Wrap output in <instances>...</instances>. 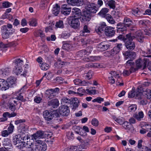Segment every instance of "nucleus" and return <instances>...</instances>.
I'll list each match as a JSON object with an SVG mask.
<instances>
[{"label": "nucleus", "instance_id": "17", "mask_svg": "<svg viewBox=\"0 0 151 151\" xmlns=\"http://www.w3.org/2000/svg\"><path fill=\"white\" fill-rule=\"evenodd\" d=\"M122 47V44L121 43L118 44L116 46L114 47L111 51V55L113 56L118 53L121 50Z\"/></svg>", "mask_w": 151, "mask_h": 151}, {"label": "nucleus", "instance_id": "13", "mask_svg": "<svg viewBox=\"0 0 151 151\" xmlns=\"http://www.w3.org/2000/svg\"><path fill=\"white\" fill-rule=\"evenodd\" d=\"M91 15L90 13L87 12H85L83 15H82L80 18L81 21L82 23L86 24L91 19Z\"/></svg>", "mask_w": 151, "mask_h": 151}, {"label": "nucleus", "instance_id": "52", "mask_svg": "<svg viewBox=\"0 0 151 151\" xmlns=\"http://www.w3.org/2000/svg\"><path fill=\"white\" fill-rule=\"evenodd\" d=\"M3 116L4 118L1 120V122H3L7 120V117H8L9 118V113L7 112L4 113L3 114Z\"/></svg>", "mask_w": 151, "mask_h": 151}, {"label": "nucleus", "instance_id": "10", "mask_svg": "<svg viewBox=\"0 0 151 151\" xmlns=\"http://www.w3.org/2000/svg\"><path fill=\"white\" fill-rule=\"evenodd\" d=\"M123 23L126 26L129 28L131 30H134L136 26L132 21L129 18L125 17L124 18Z\"/></svg>", "mask_w": 151, "mask_h": 151}, {"label": "nucleus", "instance_id": "56", "mask_svg": "<svg viewBox=\"0 0 151 151\" xmlns=\"http://www.w3.org/2000/svg\"><path fill=\"white\" fill-rule=\"evenodd\" d=\"M109 9L107 8H103L99 13V14L101 15H105L108 12Z\"/></svg>", "mask_w": 151, "mask_h": 151}, {"label": "nucleus", "instance_id": "39", "mask_svg": "<svg viewBox=\"0 0 151 151\" xmlns=\"http://www.w3.org/2000/svg\"><path fill=\"white\" fill-rule=\"evenodd\" d=\"M22 70V67H17L15 66L13 71V72L15 73L16 75H18V74L20 73Z\"/></svg>", "mask_w": 151, "mask_h": 151}, {"label": "nucleus", "instance_id": "9", "mask_svg": "<svg viewBox=\"0 0 151 151\" xmlns=\"http://www.w3.org/2000/svg\"><path fill=\"white\" fill-rule=\"evenodd\" d=\"M58 111L60 114L63 116H68L70 112L68 107L66 105L60 106L58 109Z\"/></svg>", "mask_w": 151, "mask_h": 151}, {"label": "nucleus", "instance_id": "53", "mask_svg": "<svg viewBox=\"0 0 151 151\" xmlns=\"http://www.w3.org/2000/svg\"><path fill=\"white\" fill-rule=\"evenodd\" d=\"M55 26L57 28H63L64 27L63 21L62 20H59L56 22Z\"/></svg>", "mask_w": 151, "mask_h": 151}, {"label": "nucleus", "instance_id": "4", "mask_svg": "<svg viewBox=\"0 0 151 151\" xmlns=\"http://www.w3.org/2000/svg\"><path fill=\"white\" fill-rule=\"evenodd\" d=\"M136 98L138 99H142L145 97L147 99L151 98V91L149 90L143 91V92L139 91H137Z\"/></svg>", "mask_w": 151, "mask_h": 151}, {"label": "nucleus", "instance_id": "41", "mask_svg": "<svg viewBox=\"0 0 151 151\" xmlns=\"http://www.w3.org/2000/svg\"><path fill=\"white\" fill-rule=\"evenodd\" d=\"M29 24L32 26H36L37 25V20L35 19H31L29 20Z\"/></svg>", "mask_w": 151, "mask_h": 151}, {"label": "nucleus", "instance_id": "8", "mask_svg": "<svg viewBox=\"0 0 151 151\" xmlns=\"http://www.w3.org/2000/svg\"><path fill=\"white\" fill-rule=\"evenodd\" d=\"M85 8L88 13H96L98 10V8L93 3H87L85 6Z\"/></svg>", "mask_w": 151, "mask_h": 151}, {"label": "nucleus", "instance_id": "62", "mask_svg": "<svg viewBox=\"0 0 151 151\" xmlns=\"http://www.w3.org/2000/svg\"><path fill=\"white\" fill-rule=\"evenodd\" d=\"M135 89L133 88L132 90L129 93L128 96L129 98H133L134 96L135 95Z\"/></svg>", "mask_w": 151, "mask_h": 151}, {"label": "nucleus", "instance_id": "36", "mask_svg": "<svg viewBox=\"0 0 151 151\" xmlns=\"http://www.w3.org/2000/svg\"><path fill=\"white\" fill-rule=\"evenodd\" d=\"M90 30L88 29V27L87 25H85L83 27V30L80 32V35L81 36H85V33H89Z\"/></svg>", "mask_w": 151, "mask_h": 151}, {"label": "nucleus", "instance_id": "34", "mask_svg": "<svg viewBox=\"0 0 151 151\" xmlns=\"http://www.w3.org/2000/svg\"><path fill=\"white\" fill-rule=\"evenodd\" d=\"M72 13L75 17L79 16L81 14V12L80 9L78 8H75L73 9Z\"/></svg>", "mask_w": 151, "mask_h": 151}, {"label": "nucleus", "instance_id": "40", "mask_svg": "<svg viewBox=\"0 0 151 151\" xmlns=\"http://www.w3.org/2000/svg\"><path fill=\"white\" fill-rule=\"evenodd\" d=\"M133 116L138 121H140L141 118L144 117V114L142 111H141L139 112L138 114H135Z\"/></svg>", "mask_w": 151, "mask_h": 151}, {"label": "nucleus", "instance_id": "49", "mask_svg": "<svg viewBox=\"0 0 151 151\" xmlns=\"http://www.w3.org/2000/svg\"><path fill=\"white\" fill-rule=\"evenodd\" d=\"M100 65L98 63H88L86 65V68L89 67H94V68H99Z\"/></svg>", "mask_w": 151, "mask_h": 151}, {"label": "nucleus", "instance_id": "42", "mask_svg": "<svg viewBox=\"0 0 151 151\" xmlns=\"http://www.w3.org/2000/svg\"><path fill=\"white\" fill-rule=\"evenodd\" d=\"M79 149H84L82 145H78L77 146H72L70 148V151H77L78 150H79Z\"/></svg>", "mask_w": 151, "mask_h": 151}, {"label": "nucleus", "instance_id": "55", "mask_svg": "<svg viewBox=\"0 0 151 151\" xmlns=\"http://www.w3.org/2000/svg\"><path fill=\"white\" fill-rule=\"evenodd\" d=\"M134 70L133 68H131L130 70H124L123 72V74L124 76H128Z\"/></svg>", "mask_w": 151, "mask_h": 151}, {"label": "nucleus", "instance_id": "43", "mask_svg": "<svg viewBox=\"0 0 151 151\" xmlns=\"http://www.w3.org/2000/svg\"><path fill=\"white\" fill-rule=\"evenodd\" d=\"M40 66L42 70H47L49 68V65L45 63H40Z\"/></svg>", "mask_w": 151, "mask_h": 151}, {"label": "nucleus", "instance_id": "14", "mask_svg": "<svg viewBox=\"0 0 151 151\" xmlns=\"http://www.w3.org/2000/svg\"><path fill=\"white\" fill-rule=\"evenodd\" d=\"M67 2L72 6H81L83 4V0H67Z\"/></svg>", "mask_w": 151, "mask_h": 151}, {"label": "nucleus", "instance_id": "64", "mask_svg": "<svg viewBox=\"0 0 151 151\" xmlns=\"http://www.w3.org/2000/svg\"><path fill=\"white\" fill-rule=\"evenodd\" d=\"M104 101V99L103 98L98 97L93 100L92 101L93 102H97L99 103H101L102 101Z\"/></svg>", "mask_w": 151, "mask_h": 151}, {"label": "nucleus", "instance_id": "11", "mask_svg": "<svg viewBox=\"0 0 151 151\" xmlns=\"http://www.w3.org/2000/svg\"><path fill=\"white\" fill-rule=\"evenodd\" d=\"M109 74L111 75V77L108 78V81L111 84L114 83L115 82V79L113 78H119L120 75L119 73L115 71H112Z\"/></svg>", "mask_w": 151, "mask_h": 151}, {"label": "nucleus", "instance_id": "19", "mask_svg": "<svg viewBox=\"0 0 151 151\" xmlns=\"http://www.w3.org/2000/svg\"><path fill=\"white\" fill-rule=\"evenodd\" d=\"M9 88V84L4 80L0 79V89L5 91Z\"/></svg>", "mask_w": 151, "mask_h": 151}, {"label": "nucleus", "instance_id": "2", "mask_svg": "<svg viewBox=\"0 0 151 151\" xmlns=\"http://www.w3.org/2000/svg\"><path fill=\"white\" fill-rule=\"evenodd\" d=\"M125 37V46L126 48L129 50H133L135 47V44L132 41L135 38V36L131 33H129L127 34Z\"/></svg>", "mask_w": 151, "mask_h": 151}, {"label": "nucleus", "instance_id": "28", "mask_svg": "<svg viewBox=\"0 0 151 151\" xmlns=\"http://www.w3.org/2000/svg\"><path fill=\"white\" fill-rule=\"evenodd\" d=\"M21 136L20 135H18L15 136L13 139V143L15 145L18 144L20 145L21 143L22 142L20 139Z\"/></svg>", "mask_w": 151, "mask_h": 151}, {"label": "nucleus", "instance_id": "57", "mask_svg": "<svg viewBox=\"0 0 151 151\" xmlns=\"http://www.w3.org/2000/svg\"><path fill=\"white\" fill-rule=\"evenodd\" d=\"M72 47L71 45L70 44L65 43L63 44L62 48L64 50H68V49H70Z\"/></svg>", "mask_w": 151, "mask_h": 151}, {"label": "nucleus", "instance_id": "16", "mask_svg": "<svg viewBox=\"0 0 151 151\" xmlns=\"http://www.w3.org/2000/svg\"><path fill=\"white\" fill-rule=\"evenodd\" d=\"M43 115L44 118L47 121L51 120L53 117V114L52 112L47 110L43 111Z\"/></svg>", "mask_w": 151, "mask_h": 151}, {"label": "nucleus", "instance_id": "50", "mask_svg": "<svg viewBox=\"0 0 151 151\" xmlns=\"http://www.w3.org/2000/svg\"><path fill=\"white\" fill-rule=\"evenodd\" d=\"M132 13L136 16H140L141 14V12L138 8L133 9L132 11Z\"/></svg>", "mask_w": 151, "mask_h": 151}, {"label": "nucleus", "instance_id": "58", "mask_svg": "<svg viewBox=\"0 0 151 151\" xmlns=\"http://www.w3.org/2000/svg\"><path fill=\"white\" fill-rule=\"evenodd\" d=\"M91 124L93 126L97 127L99 124L98 120L96 118H93L91 121Z\"/></svg>", "mask_w": 151, "mask_h": 151}, {"label": "nucleus", "instance_id": "27", "mask_svg": "<svg viewBox=\"0 0 151 151\" xmlns=\"http://www.w3.org/2000/svg\"><path fill=\"white\" fill-rule=\"evenodd\" d=\"M16 78L14 77L10 76L7 79L6 81L8 84H9V87L14 84L16 82Z\"/></svg>", "mask_w": 151, "mask_h": 151}, {"label": "nucleus", "instance_id": "48", "mask_svg": "<svg viewBox=\"0 0 151 151\" xmlns=\"http://www.w3.org/2000/svg\"><path fill=\"white\" fill-rule=\"evenodd\" d=\"M50 0H42L41 7L42 9H44L47 6Z\"/></svg>", "mask_w": 151, "mask_h": 151}, {"label": "nucleus", "instance_id": "29", "mask_svg": "<svg viewBox=\"0 0 151 151\" xmlns=\"http://www.w3.org/2000/svg\"><path fill=\"white\" fill-rule=\"evenodd\" d=\"M106 25L105 23L104 22H102L99 24V27L98 28V32H104L105 30H106Z\"/></svg>", "mask_w": 151, "mask_h": 151}, {"label": "nucleus", "instance_id": "38", "mask_svg": "<svg viewBox=\"0 0 151 151\" xmlns=\"http://www.w3.org/2000/svg\"><path fill=\"white\" fill-rule=\"evenodd\" d=\"M23 60L20 58L16 59L14 60L15 66L22 67V66L23 65Z\"/></svg>", "mask_w": 151, "mask_h": 151}, {"label": "nucleus", "instance_id": "59", "mask_svg": "<svg viewBox=\"0 0 151 151\" xmlns=\"http://www.w3.org/2000/svg\"><path fill=\"white\" fill-rule=\"evenodd\" d=\"M137 106L136 104H132L129 107V110L131 111H134L137 109Z\"/></svg>", "mask_w": 151, "mask_h": 151}, {"label": "nucleus", "instance_id": "31", "mask_svg": "<svg viewBox=\"0 0 151 151\" xmlns=\"http://www.w3.org/2000/svg\"><path fill=\"white\" fill-rule=\"evenodd\" d=\"M140 26L144 28H146L148 24L150 23V21L147 20H141L138 22Z\"/></svg>", "mask_w": 151, "mask_h": 151}, {"label": "nucleus", "instance_id": "60", "mask_svg": "<svg viewBox=\"0 0 151 151\" xmlns=\"http://www.w3.org/2000/svg\"><path fill=\"white\" fill-rule=\"evenodd\" d=\"M12 5V4L8 1H5L2 3L3 7L4 8L10 7Z\"/></svg>", "mask_w": 151, "mask_h": 151}, {"label": "nucleus", "instance_id": "23", "mask_svg": "<svg viewBox=\"0 0 151 151\" xmlns=\"http://www.w3.org/2000/svg\"><path fill=\"white\" fill-rule=\"evenodd\" d=\"M59 105V101L57 99H53L48 102V105L53 108L57 107Z\"/></svg>", "mask_w": 151, "mask_h": 151}, {"label": "nucleus", "instance_id": "30", "mask_svg": "<svg viewBox=\"0 0 151 151\" xmlns=\"http://www.w3.org/2000/svg\"><path fill=\"white\" fill-rule=\"evenodd\" d=\"M126 27L124 23H119L117 25V31H123L126 30Z\"/></svg>", "mask_w": 151, "mask_h": 151}, {"label": "nucleus", "instance_id": "33", "mask_svg": "<svg viewBox=\"0 0 151 151\" xmlns=\"http://www.w3.org/2000/svg\"><path fill=\"white\" fill-rule=\"evenodd\" d=\"M1 71L3 76L6 77L11 72V69L9 68H6L4 69H2Z\"/></svg>", "mask_w": 151, "mask_h": 151}, {"label": "nucleus", "instance_id": "44", "mask_svg": "<svg viewBox=\"0 0 151 151\" xmlns=\"http://www.w3.org/2000/svg\"><path fill=\"white\" fill-rule=\"evenodd\" d=\"M137 37L139 42H142L143 35L142 32L140 31L138 32L137 33Z\"/></svg>", "mask_w": 151, "mask_h": 151}, {"label": "nucleus", "instance_id": "46", "mask_svg": "<svg viewBox=\"0 0 151 151\" xmlns=\"http://www.w3.org/2000/svg\"><path fill=\"white\" fill-rule=\"evenodd\" d=\"M112 118L116 122L121 125H122L124 122V120L117 118L115 116H113Z\"/></svg>", "mask_w": 151, "mask_h": 151}, {"label": "nucleus", "instance_id": "51", "mask_svg": "<svg viewBox=\"0 0 151 151\" xmlns=\"http://www.w3.org/2000/svg\"><path fill=\"white\" fill-rule=\"evenodd\" d=\"M30 138L28 135H26L23 137H21V139L23 140V141H21V144L23 145L24 144V142H25L27 140H30Z\"/></svg>", "mask_w": 151, "mask_h": 151}, {"label": "nucleus", "instance_id": "20", "mask_svg": "<svg viewBox=\"0 0 151 151\" xmlns=\"http://www.w3.org/2000/svg\"><path fill=\"white\" fill-rule=\"evenodd\" d=\"M98 48L101 51H104L109 48L110 45L106 42H102L98 45Z\"/></svg>", "mask_w": 151, "mask_h": 151}, {"label": "nucleus", "instance_id": "25", "mask_svg": "<svg viewBox=\"0 0 151 151\" xmlns=\"http://www.w3.org/2000/svg\"><path fill=\"white\" fill-rule=\"evenodd\" d=\"M88 48L86 50H84L78 52L77 53V55L79 57H82L84 55H88L90 53V51H88Z\"/></svg>", "mask_w": 151, "mask_h": 151}, {"label": "nucleus", "instance_id": "54", "mask_svg": "<svg viewBox=\"0 0 151 151\" xmlns=\"http://www.w3.org/2000/svg\"><path fill=\"white\" fill-rule=\"evenodd\" d=\"M9 109L12 111H14L16 109L15 105L13 103L9 102L8 104Z\"/></svg>", "mask_w": 151, "mask_h": 151}, {"label": "nucleus", "instance_id": "3", "mask_svg": "<svg viewBox=\"0 0 151 151\" xmlns=\"http://www.w3.org/2000/svg\"><path fill=\"white\" fill-rule=\"evenodd\" d=\"M79 19V17L76 18L73 16H70L68 18V22L71 27L76 29L80 26Z\"/></svg>", "mask_w": 151, "mask_h": 151}, {"label": "nucleus", "instance_id": "1", "mask_svg": "<svg viewBox=\"0 0 151 151\" xmlns=\"http://www.w3.org/2000/svg\"><path fill=\"white\" fill-rule=\"evenodd\" d=\"M61 102L63 104H66L67 105H72L71 106L72 110L74 111L78 107L80 101L77 98H71L70 99L64 97L61 99Z\"/></svg>", "mask_w": 151, "mask_h": 151}, {"label": "nucleus", "instance_id": "6", "mask_svg": "<svg viewBox=\"0 0 151 151\" xmlns=\"http://www.w3.org/2000/svg\"><path fill=\"white\" fill-rule=\"evenodd\" d=\"M149 61L148 58H145L143 60L139 59L136 61V66L139 68H142L144 69L147 66V62Z\"/></svg>", "mask_w": 151, "mask_h": 151}, {"label": "nucleus", "instance_id": "63", "mask_svg": "<svg viewBox=\"0 0 151 151\" xmlns=\"http://www.w3.org/2000/svg\"><path fill=\"white\" fill-rule=\"evenodd\" d=\"M144 98L145 97L143 98L142 99H140V100L139 102L140 104L142 105H145L147 104V99H145Z\"/></svg>", "mask_w": 151, "mask_h": 151}, {"label": "nucleus", "instance_id": "61", "mask_svg": "<svg viewBox=\"0 0 151 151\" xmlns=\"http://www.w3.org/2000/svg\"><path fill=\"white\" fill-rule=\"evenodd\" d=\"M14 128V126L11 123H10L9 126L8 128V131L10 134L12 133Z\"/></svg>", "mask_w": 151, "mask_h": 151}, {"label": "nucleus", "instance_id": "18", "mask_svg": "<svg viewBox=\"0 0 151 151\" xmlns=\"http://www.w3.org/2000/svg\"><path fill=\"white\" fill-rule=\"evenodd\" d=\"M34 140L32 139H30V140H27L25 142H24V144H23V145L20 144V146L21 147H26L29 148V150L31 149L32 150L31 148L33 145L34 143Z\"/></svg>", "mask_w": 151, "mask_h": 151}, {"label": "nucleus", "instance_id": "37", "mask_svg": "<svg viewBox=\"0 0 151 151\" xmlns=\"http://www.w3.org/2000/svg\"><path fill=\"white\" fill-rule=\"evenodd\" d=\"M108 22L111 24H114L115 23V20L109 14L106 15L105 16Z\"/></svg>", "mask_w": 151, "mask_h": 151}, {"label": "nucleus", "instance_id": "15", "mask_svg": "<svg viewBox=\"0 0 151 151\" xmlns=\"http://www.w3.org/2000/svg\"><path fill=\"white\" fill-rule=\"evenodd\" d=\"M124 128L127 130L128 132L132 133L134 131V127L131 124L127 121H124L122 125Z\"/></svg>", "mask_w": 151, "mask_h": 151}, {"label": "nucleus", "instance_id": "26", "mask_svg": "<svg viewBox=\"0 0 151 151\" xmlns=\"http://www.w3.org/2000/svg\"><path fill=\"white\" fill-rule=\"evenodd\" d=\"M4 32L2 34V37L3 39H6L9 37V35L12 34V33L14 32V29L12 30V32H9L8 29H4Z\"/></svg>", "mask_w": 151, "mask_h": 151}, {"label": "nucleus", "instance_id": "22", "mask_svg": "<svg viewBox=\"0 0 151 151\" xmlns=\"http://www.w3.org/2000/svg\"><path fill=\"white\" fill-rule=\"evenodd\" d=\"M44 132L39 130L37 132L35 133L32 135L33 138L35 140L38 138H43L44 137Z\"/></svg>", "mask_w": 151, "mask_h": 151}, {"label": "nucleus", "instance_id": "24", "mask_svg": "<svg viewBox=\"0 0 151 151\" xmlns=\"http://www.w3.org/2000/svg\"><path fill=\"white\" fill-rule=\"evenodd\" d=\"M106 5L109 6L110 8L114 9L115 8V2L113 0H104Z\"/></svg>", "mask_w": 151, "mask_h": 151}, {"label": "nucleus", "instance_id": "45", "mask_svg": "<svg viewBox=\"0 0 151 151\" xmlns=\"http://www.w3.org/2000/svg\"><path fill=\"white\" fill-rule=\"evenodd\" d=\"M93 73L91 71H89L88 73H85L84 75L86 79L89 80L91 79Z\"/></svg>", "mask_w": 151, "mask_h": 151}, {"label": "nucleus", "instance_id": "35", "mask_svg": "<svg viewBox=\"0 0 151 151\" xmlns=\"http://www.w3.org/2000/svg\"><path fill=\"white\" fill-rule=\"evenodd\" d=\"M60 6L57 4L53 6L52 11L53 14L57 16L60 12Z\"/></svg>", "mask_w": 151, "mask_h": 151}, {"label": "nucleus", "instance_id": "5", "mask_svg": "<svg viewBox=\"0 0 151 151\" xmlns=\"http://www.w3.org/2000/svg\"><path fill=\"white\" fill-rule=\"evenodd\" d=\"M59 91L58 88L50 89L46 91V97L47 99H51L55 97L56 93Z\"/></svg>", "mask_w": 151, "mask_h": 151}, {"label": "nucleus", "instance_id": "47", "mask_svg": "<svg viewBox=\"0 0 151 151\" xmlns=\"http://www.w3.org/2000/svg\"><path fill=\"white\" fill-rule=\"evenodd\" d=\"M34 35L36 37H44L45 35L41 30H38L34 33Z\"/></svg>", "mask_w": 151, "mask_h": 151}, {"label": "nucleus", "instance_id": "21", "mask_svg": "<svg viewBox=\"0 0 151 151\" xmlns=\"http://www.w3.org/2000/svg\"><path fill=\"white\" fill-rule=\"evenodd\" d=\"M61 13L65 15H68L71 12V8L68 7L66 4L63 5L61 8Z\"/></svg>", "mask_w": 151, "mask_h": 151}, {"label": "nucleus", "instance_id": "12", "mask_svg": "<svg viewBox=\"0 0 151 151\" xmlns=\"http://www.w3.org/2000/svg\"><path fill=\"white\" fill-rule=\"evenodd\" d=\"M104 32V34L106 36L111 37L114 35L115 32L114 28L111 26H107Z\"/></svg>", "mask_w": 151, "mask_h": 151}, {"label": "nucleus", "instance_id": "7", "mask_svg": "<svg viewBox=\"0 0 151 151\" xmlns=\"http://www.w3.org/2000/svg\"><path fill=\"white\" fill-rule=\"evenodd\" d=\"M36 142L35 151H45L46 150L47 145L45 143L39 140H37Z\"/></svg>", "mask_w": 151, "mask_h": 151}, {"label": "nucleus", "instance_id": "32", "mask_svg": "<svg viewBox=\"0 0 151 151\" xmlns=\"http://www.w3.org/2000/svg\"><path fill=\"white\" fill-rule=\"evenodd\" d=\"M4 149L6 151V150L8 151H10L12 149V145L10 142L9 141L8 142V143L5 142L4 143Z\"/></svg>", "mask_w": 151, "mask_h": 151}]
</instances>
